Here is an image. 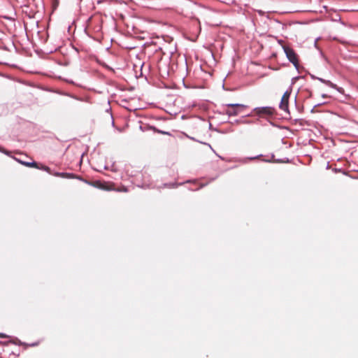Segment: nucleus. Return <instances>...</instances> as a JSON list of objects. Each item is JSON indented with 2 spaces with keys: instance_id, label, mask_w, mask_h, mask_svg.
<instances>
[{
  "instance_id": "nucleus-1",
  "label": "nucleus",
  "mask_w": 358,
  "mask_h": 358,
  "mask_svg": "<svg viewBox=\"0 0 358 358\" xmlns=\"http://www.w3.org/2000/svg\"><path fill=\"white\" fill-rule=\"evenodd\" d=\"M254 115L260 118L269 119L275 115V109L271 106L257 107L252 111Z\"/></svg>"
},
{
  "instance_id": "nucleus-2",
  "label": "nucleus",
  "mask_w": 358,
  "mask_h": 358,
  "mask_svg": "<svg viewBox=\"0 0 358 358\" xmlns=\"http://www.w3.org/2000/svg\"><path fill=\"white\" fill-rule=\"evenodd\" d=\"M279 43L282 45V49L286 55L288 60L295 66L296 69L299 67V59L296 52L289 46L283 45L282 41H280Z\"/></svg>"
},
{
  "instance_id": "nucleus-3",
  "label": "nucleus",
  "mask_w": 358,
  "mask_h": 358,
  "mask_svg": "<svg viewBox=\"0 0 358 358\" xmlns=\"http://www.w3.org/2000/svg\"><path fill=\"white\" fill-rule=\"evenodd\" d=\"M246 106L238 103H229L226 105L224 113L229 116H236L243 112Z\"/></svg>"
},
{
  "instance_id": "nucleus-4",
  "label": "nucleus",
  "mask_w": 358,
  "mask_h": 358,
  "mask_svg": "<svg viewBox=\"0 0 358 358\" xmlns=\"http://www.w3.org/2000/svg\"><path fill=\"white\" fill-rule=\"evenodd\" d=\"M291 92L289 91H286L281 99L280 103V108L285 111H288L289 108V98L290 96Z\"/></svg>"
},
{
  "instance_id": "nucleus-5",
  "label": "nucleus",
  "mask_w": 358,
  "mask_h": 358,
  "mask_svg": "<svg viewBox=\"0 0 358 358\" xmlns=\"http://www.w3.org/2000/svg\"><path fill=\"white\" fill-rule=\"evenodd\" d=\"M20 163L24 164V166H27V167H31V168H36V169H39V164H37L36 162H21L20 161Z\"/></svg>"
},
{
  "instance_id": "nucleus-6",
  "label": "nucleus",
  "mask_w": 358,
  "mask_h": 358,
  "mask_svg": "<svg viewBox=\"0 0 358 358\" xmlns=\"http://www.w3.org/2000/svg\"><path fill=\"white\" fill-rule=\"evenodd\" d=\"M93 185H94V187H99V188H101V189H109L108 188H107V187H106V185H105L102 184V183H101V182L98 181V180H97V181L94 182H93Z\"/></svg>"
},
{
  "instance_id": "nucleus-7",
  "label": "nucleus",
  "mask_w": 358,
  "mask_h": 358,
  "mask_svg": "<svg viewBox=\"0 0 358 358\" xmlns=\"http://www.w3.org/2000/svg\"><path fill=\"white\" fill-rule=\"evenodd\" d=\"M152 129L155 131V132H157L158 134H164V135H169L170 136L171 134L169 132H167V131H161L155 127H152Z\"/></svg>"
},
{
  "instance_id": "nucleus-8",
  "label": "nucleus",
  "mask_w": 358,
  "mask_h": 358,
  "mask_svg": "<svg viewBox=\"0 0 358 358\" xmlns=\"http://www.w3.org/2000/svg\"><path fill=\"white\" fill-rule=\"evenodd\" d=\"M42 169L43 171H45L48 173H50V169L48 167V166H44V165H39V169Z\"/></svg>"
},
{
  "instance_id": "nucleus-9",
  "label": "nucleus",
  "mask_w": 358,
  "mask_h": 358,
  "mask_svg": "<svg viewBox=\"0 0 358 358\" xmlns=\"http://www.w3.org/2000/svg\"><path fill=\"white\" fill-rule=\"evenodd\" d=\"M8 336H7L6 334L0 333V338H8Z\"/></svg>"
},
{
  "instance_id": "nucleus-10",
  "label": "nucleus",
  "mask_w": 358,
  "mask_h": 358,
  "mask_svg": "<svg viewBox=\"0 0 358 358\" xmlns=\"http://www.w3.org/2000/svg\"><path fill=\"white\" fill-rule=\"evenodd\" d=\"M12 342L11 341H8V342H1L0 341V345H7L8 343H11Z\"/></svg>"
},
{
  "instance_id": "nucleus-11",
  "label": "nucleus",
  "mask_w": 358,
  "mask_h": 358,
  "mask_svg": "<svg viewBox=\"0 0 358 358\" xmlns=\"http://www.w3.org/2000/svg\"><path fill=\"white\" fill-rule=\"evenodd\" d=\"M120 191H122V192H127V189L126 187H122L121 189H120Z\"/></svg>"
},
{
  "instance_id": "nucleus-12",
  "label": "nucleus",
  "mask_w": 358,
  "mask_h": 358,
  "mask_svg": "<svg viewBox=\"0 0 358 358\" xmlns=\"http://www.w3.org/2000/svg\"><path fill=\"white\" fill-rule=\"evenodd\" d=\"M66 176H69V177H70V178H72V177L71 176V174H70V173H66Z\"/></svg>"
},
{
  "instance_id": "nucleus-13",
  "label": "nucleus",
  "mask_w": 358,
  "mask_h": 358,
  "mask_svg": "<svg viewBox=\"0 0 358 358\" xmlns=\"http://www.w3.org/2000/svg\"><path fill=\"white\" fill-rule=\"evenodd\" d=\"M57 175H58V176H64V173H58Z\"/></svg>"
},
{
  "instance_id": "nucleus-14",
  "label": "nucleus",
  "mask_w": 358,
  "mask_h": 358,
  "mask_svg": "<svg viewBox=\"0 0 358 358\" xmlns=\"http://www.w3.org/2000/svg\"><path fill=\"white\" fill-rule=\"evenodd\" d=\"M0 358H2V357H0Z\"/></svg>"
}]
</instances>
